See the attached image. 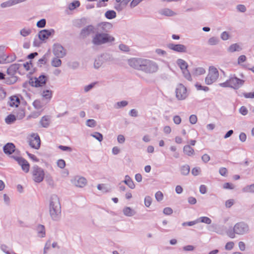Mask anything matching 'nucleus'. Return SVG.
Wrapping results in <instances>:
<instances>
[{
	"mask_svg": "<svg viewBox=\"0 0 254 254\" xmlns=\"http://www.w3.org/2000/svg\"><path fill=\"white\" fill-rule=\"evenodd\" d=\"M46 24V20L45 19H42L37 22L36 26L38 28H44Z\"/></svg>",
	"mask_w": 254,
	"mask_h": 254,
	"instance_id": "50",
	"label": "nucleus"
},
{
	"mask_svg": "<svg viewBox=\"0 0 254 254\" xmlns=\"http://www.w3.org/2000/svg\"><path fill=\"white\" fill-rule=\"evenodd\" d=\"M219 76L217 69L213 67H210L208 74L205 79V82L207 85H211L216 81Z\"/></svg>",
	"mask_w": 254,
	"mask_h": 254,
	"instance_id": "8",
	"label": "nucleus"
},
{
	"mask_svg": "<svg viewBox=\"0 0 254 254\" xmlns=\"http://www.w3.org/2000/svg\"><path fill=\"white\" fill-rule=\"evenodd\" d=\"M205 70L203 67H197L194 69L193 74L196 75H199L204 74Z\"/></svg>",
	"mask_w": 254,
	"mask_h": 254,
	"instance_id": "44",
	"label": "nucleus"
},
{
	"mask_svg": "<svg viewBox=\"0 0 254 254\" xmlns=\"http://www.w3.org/2000/svg\"><path fill=\"white\" fill-rule=\"evenodd\" d=\"M41 113V111H34L32 112L29 116L27 117V120H29L31 118L36 119L37 118Z\"/></svg>",
	"mask_w": 254,
	"mask_h": 254,
	"instance_id": "41",
	"label": "nucleus"
},
{
	"mask_svg": "<svg viewBox=\"0 0 254 254\" xmlns=\"http://www.w3.org/2000/svg\"><path fill=\"white\" fill-rule=\"evenodd\" d=\"M220 38L222 40L226 41L231 38V35L229 32L224 31L221 34Z\"/></svg>",
	"mask_w": 254,
	"mask_h": 254,
	"instance_id": "45",
	"label": "nucleus"
},
{
	"mask_svg": "<svg viewBox=\"0 0 254 254\" xmlns=\"http://www.w3.org/2000/svg\"><path fill=\"white\" fill-rule=\"evenodd\" d=\"M242 50L241 46L237 43L233 44L230 46L228 49L229 52L233 53L236 51H240Z\"/></svg>",
	"mask_w": 254,
	"mask_h": 254,
	"instance_id": "29",
	"label": "nucleus"
},
{
	"mask_svg": "<svg viewBox=\"0 0 254 254\" xmlns=\"http://www.w3.org/2000/svg\"><path fill=\"white\" fill-rule=\"evenodd\" d=\"M38 237L44 238L46 236V231L45 226L41 224H39L36 228Z\"/></svg>",
	"mask_w": 254,
	"mask_h": 254,
	"instance_id": "25",
	"label": "nucleus"
},
{
	"mask_svg": "<svg viewBox=\"0 0 254 254\" xmlns=\"http://www.w3.org/2000/svg\"><path fill=\"white\" fill-rule=\"evenodd\" d=\"M115 41V38L108 33L97 32L92 37V43L95 46L110 43Z\"/></svg>",
	"mask_w": 254,
	"mask_h": 254,
	"instance_id": "4",
	"label": "nucleus"
},
{
	"mask_svg": "<svg viewBox=\"0 0 254 254\" xmlns=\"http://www.w3.org/2000/svg\"><path fill=\"white\" fill-rule=\"evenodd\" d=\"M236 8L239 11L241 12H245L246 11V7L243 4H238Z\"/></svg>",
	"mask_w": 254,
	"mask_h": 254,
	"instance_id": "61",
	"label": "nucleus"
},
{
	"mask_svg": "<svg viewBox=\"0 0 254 254\" xmlns=\"http://www.w3.org/2000/svg\"><path fill=\"white\" fill-rule=\"evenodd\" d=\"M31 33L32 30L27 27H24L20 31V34L23 37H26L30 35Z\"/></svg>",
	"mask_w": 254,
	"mask_h": 254,
	"instance_id": "33",
	"label": "nucleus"
},
{
	"mask_svg": "<svg viewBox=\"0 0 254 254\" xmlns=\"http://www.w3.org/2000/svg\"><path fill=\"white\" fill-rule=\"evenodd\" d=\"M123 212L125 215L128 217L133 216L136 214V211L130 207H125L123 209Z\"/></svg>",
	"mask_w": 254,
	"mask_h": 254,
	"instance_id": "26",
	"label": "nucleus"
},
{
	"mask_svg": "<svg viewBox=\"0 0 254 254\" xmlns=\"http://www.w3.org/2000/svg\"><path fill=\"white\" fill-rule=\"evenodd\" d=\"M80 5V2L78 0H74L72 2L69 4L68 6V8L70 10H72L76 8V7H78Z\"/></svg>",
	"mask_w": 254,
	"mask_h": 254,
	"instance_id": "39",
	"label": "nucleus"
},
{
	"mask_svg": "<svg viewBox=\"0 0 254 254\" xmlns=\"http://www.w3.org/2000/svg\"><path fill=\"white\" fill-rule=\"evenodd\" d=\"M49 214L51 219L56 221L61 217V205L57 195L52 194L50 196L49 204Z\"/></svg>",
	"mask_w": 254,
	"mask_h": 254,
	"instance_id": "2",
	"label": "nucleus"
},
{
	"mask_svg": "<svg viewBox=\"0 0 254 254\" xmlns=\"http://www.w3.org/2000/svg\"><path fill=\"white\" fill-rule=\"evenodd\" d=\"M151 202L152 199L150 196H147L145 197L144 204L146 207H149L151 205Z\"/></svg>",
	"mask_w": 254,
	"mask_h": 254,
	"instance_id": "58",
	"label": "nucleus"
},
{
	"mask_svg": "<svg viewBox=\"0 0 254 254\" xmlns=\"http://www.w3.org/2000/svg\"><path fill=\"white\" fill-rule=\"evenodd\" d=\"M33 105L37 110H40L44 106V104L39 100L34 101L33 103Z\"/></svg>",
	"mask_w": 254,
	"mask_h": 254,
	"instance_id": "37",
	"label": "nucleus"
},
{
	"mask_svg": "<svg viewBox=\"0 0 254 254\" xmlns=\"http://www.w3.org/2000/svg\"><path fill=\"white\" fill-rule=\"evenodd\" d=\"M167 47L170 50L179 53H186L187 51V47L183 44L170 43L167 45Z\"/></svg>",
	"mask_w": 254,
	"mask_h": 254,
	"instance_id": "18",
	"label": "nucleus"
},
{
	"mask_svg": "<svg viewBox=\"0 0 254 254\" xmlns=\"http://www.w3.org/2000/svg\"><path fill=\"white\" fill-rule=\"evenodd\" d=\"M15 59V56L9 59V57L4 53V47H0V64L10 63L14 61Z\"/></svg>",
	"mask_w": 254,
	"mask_h": 254,
	"instance_id": "16",
	"label": "nucleus"
},
{
	"mask_svg": "<svg viewBox=\"0 0 254 254\" xmlns=\"http://www.w3.org/2000/svg\"><path fill=\"white\" fill-rule=\"evenodd\" d=\"M113 59L111 55L108 53H103L98 56L94 61V67L99 69L104 63L112 61Z\"/></svg>",
	"mask_w": 254,
	"mask_h": 254,
	"instance_id": "7",
	"label": "nucleus"
},
{
	"mask_svg": "<svg viewBox=\"0 0 254 254\" xmlns=\"http://www.w3.org/2000/svg\"><path fill=\"white\" fill-rule=\"evenodd\" d=\"M177 64L179 66L182 70L188 68V64L186 61L182 59H178L177 61Z\"/></svg>",
	"mask_w": 254,
	"mask_h": 254,
	"instance_id": "31",
	"label": "nucleus"
},
{
	"mask_svg": "<svg viewBox=\"0 0 254 254\" xmlns=\"http://www.w3.org/2000/svg\"><path fill=\"white\" fill-rule=\"evenodd\" d=\"M123 182L127 185L128 187L131 189H133L135 188V185L134 184L131 179L128 175H126L125 176V180L123 181Z\"/></svg>",
	"mask_w": 254,
	"mask_h": 254,
	"instance_id": "28",
	"label": "nucleus"
},
{
	"mask_svg": "<svg viewBox=\"0 0 254 254\" xmlns=\"http://www.w3.org/2000/svg\"><path fill=\"white\" fill-rule=\"evenodd\" d=\"M183 150L184 153L188 156H191L194 154V150L189 145H185Z\"/></svg>",
	"mask_w": 254,
	"mask_h": 254,
	"instance_id": "32",
	"label": "nucleus"
},
{
	"mask_svg": "<svg viewBox=\"0 0 254 254\" xmlns=\"http://www.w3.org/2000/svg\"><path fill=\"white\" fill-rule=\"evenodd\" d=\"M3 150L5 154L10 155L15 152V146L12 143H7L3 146Z\"/></svg>",
	"mask_w": 254,
	"mask_h": 254,
	"instance_id": "21",
	"label": "nucleus"
},
{
	"mask_svg": "<svg viewBox=\"0 0 254 254\" xmlns=\"http://www.w3.org/2000/svg\"><path fill=\"white\" fill-rule=\"evenodd\" d=\"M95 83H92L88 85L85 86L84 87V90L85 92H87L90 91L95 86Z\"/></svg>",
	"mask_w": 254,
	"mask_h": 254,
	"instance_id": "63",
	"label": "nucleus"
},
{
	"mask_svg": "<svg viewBox=\"0 0 254 254\" xmlns=\"http://www.w3.org/2000/svg\"><path fill=\"white\" fill-rule=\"evenodd\" d=\"M173 121L176 125H179L182 121L181 118L179 116H175L173 118Z\"/></svg>",
	"mask_w": 254,
	"mask_h": 254,
	"instance_id": "64",
	"label": "nucleus"
},
{
	"mask_svg": "<svg viewBox=\"0 0 254 254\" xmlns=\"http://www.w3.org/2000/svg\"><path fill=\"white\" fill-rule=\"evenodd\" d=\"M67 65L71 69H76L79 67V63L77 61L70 62L68 63Z\"/></svg>",
	"mask_w": 254,
	"mask_h": 254,
	"instance_id": "42",
	"label": "nucleus"
},
{
	"mask_svg": "<svg viewBox=\"0 0 254 254\" xmlns=\"http://www.w3.org/2000/svg\"><path fill=\"white\" fill-rule=\"evenodd\" d=\"M98 190H102L104 192H107L109 191L108 187L105 184H99L97 186Z\"/></svg>",
	"mask_w": 254,
	"mask_h": 254,
	"instance_id": "48",
	"label": "nucleus"
},
{
	"mask_svg": "<svg viewBox=\"0 0 254 254\" xmlns=\"http://www.w3.org/2000/svg\"><path fill=\"white\" fill-rule=\"evenodd\" d=\"M202 223L210 224L211 223V220L207 217H201L199 219Z\"/></svg>",
	"mask_w": 254,
	"mask_h": 254,
	"instance_id": "52",
	"label": "nucleus"
},
{
	"mask_svg": "<svg viewBox=\"0 0 254 254\" xmlns=\"http://www.w3.org/2000/svg\"><path fill=\"white\" fill-rule=\"evenodd\" d=\"M25 116V111L24 110L21 109L19 111L16 115V118L19 119H23Z\"/></svg>",
	"mask_w": 254,
	"mask_h": 254,
	"instance_id": "56",
	"label": "nucleus"
},
{
	"mask_svg": "<svg viewBox=\"0 0 254 254\" xmlns=\"http://www.w3.org/2000/svg\"><path fill=\"white\" fill-rule=\"evenodd\" d=\"M182 72L184 74V77L188 80H191V77L189 71L188 70V68L185 69L184 70H182Z\"/></svg>",
	"mask_w": 254,
	"mask_h": 254,
	"instance_id": "47",
	"label": "nucleus"
},
{
	"mask_svg": "<svg viewBox=\"0 0 254 254\" xmlns=\"http://www.w3.org/2000/svg\"><path fill=\"white\" fill-rule=\"evenodd\" d=\"M250 231L249 225L244 221H241L236 223L233 230H229L226 232V234L230 238H235L236 235L243 236L249 233Z\"/></svg>",
	"mask_w": 254,
	"mask_h": 254,
	"instance_id": "3",
	"label": "nucleus"
},
{
	"mask_svg": "<svg viewBox=\"0 0 254 254\" xmlns=\"http://www.w3.org/2000/svg\"><path fill=\"white\" fill-rule=\"evenodd\" d=\"M20 66V64H11L7 69V74L10 75H13L19 68Z\"/></svg>",
	"mask_w": 254,
	"mask_h": 254,
	"instance_id": "22",
	"label": "nucleus"
},
{
	"mask_svg": "<svg viewBox=\"0 0 254 254\" xmlns=\"http://www.w3.org/2000/svg\"><path fill=\"white\" fill-rule=\"evenodd\" d=\"M176 96L179 100H185L188 96L187 88L182 84H179L176 89Z\"/></svg>",
	"mask_w": 254,
	"mask_h": 254,
	"instance_id": "11",
	"label": "nucleus"
},
{
	"mask_svg": "<svg viewBox=\"0 0 254 254\" xmlns=\"http://www.w3.org/2000/svg\"><path fill=\"white\" fill-rule=\"evenodd\" d=\"M189 121L190 124L194 125L196 123L197 121V118L196 115H191L190 117Z\"/></svg>",
	"mask_w": 254,
	"mask_h": 254,
	"instance_id": "57",
	"label": "nucleus"
},
{
	"mask_svg": "<svg viewBox=\"0 0 254 254\" xmlns=\"http://www.w3.org/2000/svg\"><path fill=\"white\" fill-rule=\"evenodd\" d=\"M53 54L58 58H62L66 55V51L60 44H55L53 45Z\"/></svg>",
	"mask_w": 254,
	"mask_h": 254,
	"instance_id": "12",
	"label": "nucleus"
},
{
	"mask_svg": "<svg viewBox=\"0 0 254 254\" xmlns=\"http://www.w3.org/2000/svg\"><path fill=\"white\" fill-rule=\"evenodd\" d=\"M20 104V99L17 96H13L10 98L8 104L11 107H17Z\"/></svg>",
	"mask_w": 254,
	"mask_h": 254,
	"instance_id": "24",
	"label": "nucleus"
},
{
	"mask_svg": "<svg viewBox=\"0 0 254 254\" xmlns=\"http://www.w3.org/2000/svg\"><path fill=\"white\" fill-rule=\"evenodd\" d=\"M51 122V117L49 116H43L40 121V124L42 127L47 128L48 127Z\"/></svg>",
	"mask_w": 254,
	"mask_h": 254,
	"instance_id": "23",
	"label": "nucleus"
},
{
	"mask_svg": "<svg viewBox=\"0 0 254 254\" xmlns=\"http://www.w3.org/2000/svg\"><path fill=\"white\" fill-rule=\"evenodd\" d=\"M57 165L59 168L63 169L65 167V162L64 160L60 159L57 162Z\"/></svg>",
	"mask_w": 254,
	"mask_h": 254,
	"instance_id": "59",
	"label": "nucleus"
},
{
	"mask_svg": "<svg viewBox=\"0 0 254 254\" xmlns=\"http://www.w3.org/2000/svg\"><path fill=\"white\" fill-rule=\"evenodd\" d=\"M30 146L36 149L39 148L41 144V140L39 136L37 133H33L29 138Z\"/></svg>",
	"mask_w": 254,
	"mask_h": 254,
	"instance_id": "13",
	"label": "nucleus"
},
{
	"mask_svg": "<svg viewBox=\"0 0 254 254\" xmlns=\"http://www.w3.org/2000/svg\"><path fill=\"white\" fill-rule=\"evenodd\" d=\"M91 135L100 142L103 140L102 134L98 132H95L94 134H91Z\"/></svg>",
	"mask_w": 254,
	"mask_h": 254,
	"instance_id": "46",
	"label": "nucleus"
},
{
	"mask_svg": "<svg viewBox=\"0 0 254 254\" xmlns=\"http://www.w3.org/2000/svg\"><path fill=\"white\" fill-rule=\"evenodd\" d=\"M220 40L218 37H212L208 40V44L210 46H214L219 44Z\"/></svg>",
	"mask_w": 254,
	"mask_h": 254,
	"instance_id": "34",
	"label": "nucleus"
},
{
	"mask_svg": "<svg viewBox=\"0 0 254 254\" xmlns=\"http://www.w3.org/2000/svg\"><path fill=\"white\" fill-rule=\"evenodd\" d=\"M93 33H94V27L93 26L90 25L83 28L81 30L80 35L82 38H85Z\"/></svg>",
	"mask_w": 254,
	"mask_h": 254,
	"instance_id": "19",
	"label": "nucleus"
},
{
	"mask_svg": "<svg viewBox=\"0 0 254 254\" xmlns=\"http://www.w3.org/2000/svg\"><path fill=\"white\" fill-rule=\"evenodd\" d=\"M244 80L239 79L235 76H231L226 81L220 83L219 85L223 87H231L234 89H238L244 84Z\"/></svg>",
	"mask_w": 254,
	"mask_h": 254,
	"instance_id": "6",
	"label": "nucleus"
},
{
	"mask_svg": "<svg viewBox=\"0 0 254 254\" xmlns=\"http://www.w3.org/2000/svg\"><path fill=\"white\" fill-rule=\"evenodd\" d=\"M16 120V117L14 115H9L5 119V122L8 124H10Z\"/></svg>",
	"mask_w": 254,
	"mask_h": 254,
	"instance_id": "43",
	"label": "nucleus"
},
{
	"mask_svg": "<svg viewBox=\"0 0 254 254\" xmlns=\"http://www.w3.org/2000/svg\"><path fill=\"white\" fill-rule=\"evenodd\" d=\"M155 198L158 201L162 200L163 198V193L160 191H157L155 194Z\"/></svg>",
	"mask_w": 254,
	"mask_h": 254,
	"instance_id": "60",
	"label": "nucleus"
},
{
	"mask_svg": "<svg viewBox=\"0 0 254 254\" xmlns=\"http://www.w3.org/2000/svg\"><path fill=\"white\" fill-rule=\"evenodd\" d=\"M113 28V25L110 22H103L98 24V32L108 33Z\"/></svg>",
	"mask_w": 254,
	"mask_h": 254,
	"instance_id": "14",
	"label": "nucleus"
},
{
	"mask_svg": "<svg viewBox=\"0 0 254 254\" xmlns=\"http://www.w3.org/2000/svg\"><path fill=\"white\" fill-rule=\"evenodd\" d=\"M128 104V102L126 101H122L121 102H118L116 104V108L119 109L122 107H126Z\"/></svg>",
	"mask_w": 254,
	"mask_h": 254,
	"instance_id": "49",
	"label": "nucleus"
},
{
	"mask_svg": "<svg viewBox=\"0 0 254 254\" xmlns=\"http://www.w3.org/2000/svg\"><path fill=\"white\" fill-rule=\"evenodd\" d=\"M52 91L49 90H44L42 93V96L43 98L50 100L52 98Z\"/></svg>",
	"mask_w": 254,
	"mask_h": 254,
	"instance_id": "40",
	"label": "nucleus"
},
{
	"mask_svg": "<svg viewBox=\"0 0 254 254\" xmlns=\"http://www.w3.org/2000/svg\"><path fill=\"white\" fill-rule=\"evenodd\" d=\"M159 13L161 15H165L167 16H173L176 15V13L175 12L168 8L161 9Z\"/></svg>",
	"mask_w": 254,
	"mask_h": 254,
	"instance_id": "27",
	"label": "nucleus"
},
{
	"mask_svg": "<svg viewBox=\"0 0 254 254\" xmlns=\"http://www.w3.org/2000/svg\"><path fill=\"white\" fill-rule=\"evenodd\" d=\"M200 172H201V169L199 167H195L192 169L191 174L193 176H196L200 174Z\"/></svg>",
	"mask_w": 254,
	"mask_h": 254,
	"instance_id": "55",
	"label": "nucleus"
},
{
	"mask_svg": "<svg viewBox=\"0 0 254 254\" xmlns=\"http://www.w3.org/2000/svg\"><path fill=\"white\" fill-rule=\"evenodd\" d=\"M105 15L107 18L111 19L116 17V13L114 10H108L106 12Z\"/></svg>",
	"mask_w": 254,
	"mask_h": 254,
	"instance_id": "38",
	"label": "nucleus"
},
{
	"mask_svg": "<svg viewBox=\"0 0 254 254\" xmlns=\"http://www.w3.org/2000/svg\"><path fill=\"white\" fill-rule=\"evenodd\" d=\"M11 157L18 162V164L21 166V169L23 172H24L25 173H27L29 172L30 165L26 160L22 157L15 155H12L11 156Z\"/></svg>",
	"mask_w": 254,
	"mask_h": 254,
	"instance_id": "10",
	"label": "nucleus"
},
{
	"mask_svg": "<svg viewBox=\"0 0 254 254\" xmlns=\"http://www.w3.org/2000/svg\"><path fill=\"white\" fill-rule=\"evenodd\" d=\"M55 33V30L53 29L49 30L44 29L42 30L38 33V37L40 40L42 41H45L48 39V38L54 35Z\"/></svg>",
	"mask_w": 254,
	"mask_h": 254,
	"instance_id": "15",
	"label": "nucleus"
},
{
	"mask_svg": "<svg viewBox=\"0 0 254 254\" xmlns=\"http://www.w3.org/2000/svg\"><path fill=\"white\" fill-rule=\"evenodd\" d=\"M190 171V168L188 165H185L181 168V172L183 175H188Z\"/></svg>",
	"mask_w": 254,
	"mask_h": 254,
	"instance_id": "36",
	"label": "nucleus"
},
{
	"mask_svg": "<svg viewBox=\"0 0 254 254\" xmlns=\"http://www.w3.org/2000/svg\"><path fill=\"white\" fill-rule=\"evenodd\" d=\"M47 80V76L42 75L37 78L35 77L31 78L29 83L31 86L35 87H42L46 84Z\"/></svg>",
	"mask_w": 254,
	"mask_h": 254,
	"instance_id": "9",
	"label": "nucleus"
},
{
	"mask_svg": "<svg viewBox=\"0 0 254 254\" xmlns=\"http://www.w3.org/2000/svg\"><path fill=\"white\" fill-rule=\"evenodd\" d=\"M223 188L225 189L232 190L234 189V185L230 183H226L223 185Z\"/></svg>",
	"mask_w": 254,
	"mask_h": 254,
	"instance_id": "62",
	"label": "nucleus"
},
{
	"mask_svg": "<svg viewBox=\"0 0 254 254\" xmlns=\"http://www.w3.org/2000/svg\"><path fill=\"white\" fill-rule=\"evenodd\" d=\"M242 191L245 193H254V184L245 186L242 189Z\"/></svg>",
	"mask_w": 254,
	"mask_h": 254,
	"instance_id": "30",
	"label": "nucleus"
},
{
	"mask_svg": "<svg viewBox=\"0 0 254 254\" xmlns=\"http://www.w3.org/2000/svg\"><path fill=\"white\" fill-rule=\"evenodd\" d=\"M30 173L32 180L37 183L42 182L45 176L44 170L37 165H34L32 167Z\"/></svg>",
	"mask_w": 254,
	"mask_h": 254,
	"instance_id": "5",
	"label": "nucleus"
},
{
	"mask_svg": "<svg viewBox=\"0 0 254 254\" xmlns=\"http://www.w3.org/2000/svg\"><path fill=\"white\" fill-rule=\"evenodd\" d=\"M128 63L131 67L147 74H153L159 69L157 63L148 59L133 58L129 60Z\"/></svg>",
	"mask_w": 254,
	"mask_h": 254,
	"instance_id": "1",
	"label": "nucleus"
},
{
	"mask_svg": "<svg viewBox=\"0 0 254 254\" xmlns=\"http://www.w3.org/2000/svg\"><path fill=\"white\" fill-rule=\"evenodd\" d=\"M195 86L196 87L197 90H202L205 92H207L209 89L208 87L203 86L201 85L200 84H199L198 83L195 84Z\"/></svg>",
	"mask_w": 254,
	"mask_h": 254,
	"instance_id": "53",
	"label": "nucleus"
},
{
	"mask_svg": "<svg viewBox=\"0 0 254 254\" xmlns=\"http://www.w3.org/2000/svg\"><path fill=\"white\" fill-rule=\"evenodd\" d=\"M62 64V61L57 57L54 58L51 61V65L54 67H59Z\"/></svg>",
	"mask_w": 254,
	"mask_h": 254,
	"instance_id": "35",
	"label": "nucleus"
},
{
	"mask_svg": "<svg viewBox=\"0 0 254 254\" xmlns=\"http://www.w3.org/2000/svg\"><path fill=\"white\" fill-rule=\"evenodd\" d=\"M71 182L76 187L83 188L86 186L87 180L83 177H75L71 180Z\"/></svg>",
	"mask_w": 254,
	"mask_h": 254,
	"instance_id": "17",
	"label": "nucleus"
},
{
	"mask_svg": "<svg viewBox=\"0 0 254 254\" xmlns=\"http://www.w3.org/2000/svg\"><path fill=\"white\" fill-rule=\"evenodd\" d=\"M86 125L91 127H94L96 125V121L93 119H88L86 121Z\"/></svg>",
	"mask_w": 254,
	"mask_h": 254,
	"instance_id": "51",
	"label": "nucleus"
},
{
	"mask_svg": "<svg viewBox=\"0 0 254 254\" xmlns=\"http://www.w3.org/2000/svg\"><path fill=\"white\" fill-rule=\"evenodd\" d=\"M234 246V243L233 242H229L226 243L225 249L226 250L230 251L232 250Z\"/></svg>",
	"mask_w": 254,
	"mask_h": 254,
	"instance_id": "54",
	"label": "nucleus"
},
{
	"mask_svg": "<svg viewBox=\"0 0 254 254\" xmlns=\"http://www.w3.org/2000/svg\"><path fill=\"white\" fill-rule=\"evenodd\" d=\"M27 0H8L2 2L0 6L1 8H4L9 7L18 3L25 2Z\"/></svg>",
	"mask_w": 254,
	"mask_h": 254,
	"instance_id": "20",
	"label": "nucleus"
}]
</instances>
